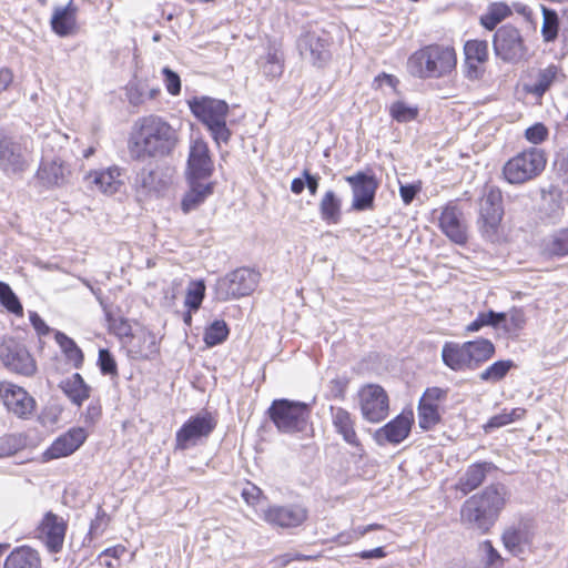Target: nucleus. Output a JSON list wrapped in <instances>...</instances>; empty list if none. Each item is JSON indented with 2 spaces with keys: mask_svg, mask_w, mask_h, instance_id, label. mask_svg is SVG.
Returning a JSON list of instances; mask_svg holds the SVG:
<instances>
[{
  "mask_svg": "<svg viewBox=\"0 0 568 568\" xmlns=\"http://www.w3.org/2000/svg\"><path fill=\"white\" fill-rule=\"evenodd\" d=\"M120 175V168L110 166L105 170L89 172L85 176V180L92 189H95L104 194L112 195L116 193L122 186Z\"/></svg>",
  "mask_w": 568,
  "mask_h": 568,
  "instance_id": "obj_24",
  "label": "nucleus"
},
{
  "mask_svg": "<svg viewBox=\"0 0 568 568\" xmlns=\"http://www.w3.org/2000/svg\"><path fill=\"white\" fill-rule=\"evenodd\" d=\"M308 516L307 509L298 504L273 505L263 510V519L276 527L295 528L301 526Z\"/></svg>",
  "mask_w": 568,
  "mask_h": 568,
  "instance_id": "obj_16",
  "label": "nucleus"
},
{
  "mask_svg": "<svg viewBox=\"0 0 568 568\" xmlns=\"http://www.w3.org/2000/svg\"><path fill=\"white\" fill-rule=\"evenodd\" d=\"M216 426L213 416L205 412L189 418L175 435V448L185 450L196 445V443L207 437Z\"/></svg>",
  "mask_w": 568,
  "mask_h": 568,
  "instance_id": "obj_10",
  "label": "nucleus"
},
{
  "mask_svg": "<svg viewBox=\"0 0 568 568\" xmlns=\"http://www.w3.org/2000/svg\"><path fill=\"white\" fill-rule=\"evenodd\" d=\"M261 495L262 490L254 485H248L242 490V497L248 505H255L260 499Z\"/></svg>",
  "mask_w": 568,
  "mask_h": 568,
  "instance_id": "obj_60",
  "label": "nucleus"
},
{
  "mask_svg": "<svg viewBox=\"0 0 568 568\" xmlns=\"http://www.w3.org/2000/svg\"><path fill=\"white\" fill-rule=\"evenodd\" d=\"M164 77V84L168 92L172 95H178L181 92V80L176 72L165 67L162 70Z\"/></svg>",
  "mask_w": 568,
  "mask_h": 568,
  "instance_id": "obj_55",
  "label": "nucleus"
},
{
  "mask_svg": "<svg viewBox=\"0 0 568 568\" xmlns=\"http://www.w3.org/2000/svg\"><path fill=\"white\" fill-rule=\"evenodd\" d=\"M497 467L490 462H481L469 465L465 473L459 477L457 483V489L464 495L478 488L486 476L496 470Z\"/></svg>",
  "mask_w": 568,
  "mask_h": 568,
  "instance_id": "obj_28",
  "label": "nucleus"
},
{
  "mask_svg": "<svg viewBox=\"0 0 568 568\" xmlns=\"http://www.w3.org/2000/svg\"><path fill=\"white\" fill-rule=\"evenodd\" d=\"M525 415L524 408H511V409H503L501 413L493 416L485 425V430L488 433L490 429L499 428L506 426L517 419H520Z\"/></svg>",
  "mask_w": 568,
  "mask_h": 568,
  "instance_id": "obj_44",
  "label": "nucleus"
},
{
  "mask_svg": "<svg viewBox=\"0 0 568 568\" xmlns=\"http://www.w3.org/2000/svg\"><path fill=\"white\" fill-rule=\"evenodd\" d=\"M312 556L300 554L298 551H288L274 558V562L277 567H285L293 560H311Z\"/></svg>",
  "mask_w": 568,
  "mask_h": 568,
  "instance_id": "obj_58",
  "label": "nucleus"
},
{
  "mask_svg": "<svg viewBox=\"0 0 568 568\" xmlns=\"http://www.w3.org/2000/svg\"><path fill=\"white\" fill-rule=\"evenodd\" d=\"M446 397V390L439 388V387H430L425 390L422 398L419 399L420 403L425 404H433L434 406H438L437 403L445 399Z\"/></svg>",
  "mask_w": 568,
  "mask_h": 568,
  "instance_id": "obj_57",
  "label": "nucleus"
},
{
  "mask_svg": "<svg viewBox=\"0 0 568 568\" xmlns=\"http://www.w3.org/2000/svg\"><path fill=\"white\" fill-rule=\"evenodd\" d=\"M511 14V9L504 2L491 3L487 12L480 17V23L487 30H494L496 26Z\"/></svg>",
  "mask_w": 568,
  "mask_h": 568,
  "instance_id": "obj_42",
  "label": "nucleus"
},
{
  "mask_svg": "<svg viewBox=\"0 0 568 568\" xmlns=\"http://www.w3.org/2000/svg\"><path fill=\"white\" fill-rule=\"evenodd\" d=\"M462 520L474 528L486 532L493 525L494 519L486 513L479 500L474 496L469 497L460 510Z\"/></svg>",
  "mask_w": 568,
  "mask_h": 568,
  "instance_id": "obj_29",
  "label": "nucleus"
},
{
  "mask_svg": "<svg viewBox=\"0 0 568 568\" xmlns=\"http://www.w3.org/2000/svg\"><path fill=\"white\" fill-rule=\"evenodd\" d=\"M0 304L10 313L22 316L23 307L9 284L0 281Z\"/></svg>",
  "mask_w": 568,
  "mask_h": 568,
  "instance_id": "obj_48",
  "label": "nucleus"
},
{
  "mask_svg": "<svg viewBox=\"0 0 568 568\" xmlns=\"http://www.w3.org/2000/svg\"><path fill=\"white\" fill-rule=\"evenodd\" d=\"M0 361L11 372L31 376L36 373V362L24 345L13 338L0 343Z\"/></svg>",
  "mask_w": 568,
  "mask_h": 568,
  "instance_id": "obj_11",
  "label": "nucleus"
},
{
  "mask_svg": "<svg viewBox=\"0 0 568 568\" xmlns=\"http://www.w3.org/2000/svg\"><path fill=\"white\" fill-rule=\"evenodd\" d=\"M526 325V316L523 310L513 308L505 313L503 321L504 331L510 336H517Z\"/></svg>",
  "mask_w": 568,
  "mask_h": 568,
  "instance_id": "obj_49",
  "label": "nucleus"
},
{
  "mask_svg": "<svg viewBox=\"0 0 568 568\" xmlns=\"http://www.w3.org/2000/svg\"><path fill=\"white\" fill-rule=\"evenodd\" d=\"M456 61L452 47L429 44L414 52L407 64L413 75L428 79L449 74L455 69Z\"/></svg>",
  "mask_w": 568,
  "mask_h": 568,
  "instance_id": "obj_3",
  "label": "nucleus"
},
{
  "mask_svg": "<svg viewBox=\"0 0 568 568\" xmlns=\"http://www.w3.org/2000/svg\"><path fill=\"white\" fill-rule=\"evenodd\" d=\"M302 175L305 178V183L311 195H315L318 190L321 176L318 174H312L307 169L303 170Z\"/></svg>",
  "mask_w": 568,
  "mask_h": 568,
  "instance_id": "obj_61",
  "label": "nucleus"
},
{
  "mask_svg": "<svg viewBox=\"0 0 568 568\" xmlns=\"http://www.w3.org/2000/svg\"><path fill=\"white\" fill-rule=\"evenodd\" d=\"M542 12L541 34L546 42L554 41L558 36L559 20L555 10L540 6Z\"/></svg>",
  "mask_w": 568,
  "mask_h": 568,
  "instance_id": "obj_45",
  "label": "nucleus"
},
{
  "mask_svg": "<svg viewBox=\"0 0 568 568\" xmlns=\"http://www.w3.org/2000/svg\"><path fill=\"white\" fill-rule=\"evenodd\" d=\"M0 168L7 174L20 173L28 168L22 146L3 131H0Z\"/></svg>",
  "mask_w": 568,
  "mask_h": 568,
  "instance_id": "obj_19",
  "label": "nucleus"
},
{
  "mask_svg": "<svg viewBox=\"0 0 568 568\" xmlns=\"http://www.w3.org/2000/svg\"><path fill=\"white\" fill-rule=\"evenodd\" d=\"M212 193L213 183H202L201 180L190 179V190L184 194L181 202L182 211L186 214L194 211Z\"/></svg>",
  "mask_w": 568,
  "mask_h": 568,
  "instance_id": "obj_35",
  "label": "nucleus"
},
{
  "mask_svg": "<svg viewBox=\"0 0 568 568\" xmlns=\"http://www.w3.org/2000/svg\"><path fill=\"white\" fill-rule=\"evenodd\" d=\"M78 7L70 0L65 7H55L50 20L51 29L60 37L73 33L77 27Z\"/></svg>",
  "mask_w": 568,
  "mask_h": 568,
  "instance_id": "obj_30",
  "label": "nucleus"
},
{
  "mask_svg": "<svg viewBox=\"0 0 568 568\" xmlns=\"http://www.w3.org/2000/svg\"><path fill=\"white\" fill-rule=\"evenodd\" d=\"M439 227L455 244L464 245L468 241L464 214L456 205H446L439 216Z\"/></svg>",
  "mask_w": 568,
  "mask_h": 568,
  "instance_id": "obj_17",
  "label": "nucleus"
},
{
  "mask_svg": "<svg viewBox=\"0 0 568 568\" xmlns=\"http://www.w3.org/2000/svg\"><path fill=\"white\" fill-rule=\"evenodd\" d=\"M546 164L547 155L542 149L528 148L504 164L501 175L507 183L521 185L538 178Z\"/></svg>",
  "mask_w": 568,
  "mask_h": 568,
  "instance_id": "obj_5",
  "label": "nucleus"
},
{
  "mask_svg": "<svg viewBox=\"0 0 568 568\" xmlns=\"http://www.w3.org/2000/svg\"><path fill=\"white\" fill-rule=\"evenodd\" d=\"M38 537L42 539L51 552H59L63 546L67 524L63 518L48 511L38 526Z\"/></svg>",
  "mask_w": 568,
  "mask_h": 568,
  "instance_id": "obj_18",
  "label": "nucleus"
},
{
  "mask_svg": "<svg viewBox=\"0 0 568 568\" xmlns=\"http://www.w3.org/2000/svg\"><path fill=\"white\" fill-rule=\"evenodd\" d=\"M368 531L367 526H358L357 528H354L352 531L346 534H341L338 536V540L341 544H348L353 540L359 539L364 535H366Z\"/></svg>",
  "mask_w": 568,
  "mask_h": 568,
  "instance_id": "obj_59",
  "label": "nucleus"
},
{
  "mask_svg": "<svg viewBox=\"0 0 568 568\" xmlns=\"http://www.w3.org/2000/svg\"><path fill=\"white\" fill-rule=\"evenodd\" d=\"M134 187L139 195L146 196L158 190L156 173L151 168H143L134 179Z\"/></svg>",
  "mask_w": 568,
  "mask_h": 568,
  "instance_id": "obj_43",
  "label": "nucleus"
},
{
  "mask_svg": "<svg viewBox=\"0 0 568 568\" xmlns=\"http://www.w3.org/2000/svg\"><path fill=\"white\" fill-rule=\"evenodd\" d=\"M525 138L532 144H539L548 138V129L544 123H535L526 129Z\"/></svg>",
  "mask_w": 568,
  "mask_h": 568,
  "instance_id": "obj_54",
  "label": "nucleus"
},
{
  "mask_svg": "<svg viewBox=\"0 0 568 568\" xmlns=\"http://www.w3.org/2000/svg\"><path fill=\"white\" fill-rule=\"evenodd\" d=\"M540 253L547 258L568 256V226L545 236L540 242Z\"/></svg>",
  "mask_w": 568,
  "mask_h": 568,
  "instance_id": "obj_32",
  "label": "nucleus"
},
{
  "mask_svg": "<svg viewBox=\"0 0 568 568\" xmlns=\"http://www.w3.org/2000/svg\"><path fill=\"white\" fill-rule=\"evenodd\" d=\"M473 496L479 500V505L495 521L506 505L508 490L505 485L498 483L487 486L481 493Z\"/></svg>",
  "mask_w": 568,
  "mask_h": 568,
  "instance_id": "obj_26",
  "label": "nucleus"
},
{
  "mask_svg": "<svg viewBox=\"0 0 568 568\" xmlns=\"http://www.w3.org/2000/svg\"><path fill=\"white\" fill-rule=\"evenodd\" d=\"M473 496L479 500V505L495 521L506 505L508 490L505 485L498 483L487 486L481 493Z\"/></svg>",
  "mask_w": 568,
  "mask_h": 568,
  "instance_id": "obj_25",
  "label": "nucleus"
},
{
  "mask_svg": "<svg viewBox=\"0 0 568 568\" xmlns=\"http://www.w3.org/2000/svg\"><path fill=\"white\" fill-rule=\"evenodd\" d=\"M0 397L7 409L20 418H28L34 412V398L18 385L0 383Z\"/></svg>",
  "mask_w": 568,
  "mask_h": 568,
  "instance_id": "obj_15",
  "label": "nucleus"
},
{
  "mask_svg": "<svg viewBox=\"0 0 568 568\" xmlns=\"http://www.w3.org/2000/svg\"><path fill=\"white\" fill-rule=\"evenodd\" d=\"M189 106L193 115L207 128L217 144L229 143L232 133L226 124L229 104L224 100L195 97L189 101Z\"/></svg>",
  "mask_w": 568,
  "mask_h": 568,
  "instance_id": "obj_4",
  "label": "nucleus"
},
{
  "mask_svg": "<svg viewBox=\"0 0 568 568\" xmlns=\"http://www.w3.org/2000/svg\"><path fill=\"white\" fill-rule=\"evenodd\" d=\"M126 551V548L122 545H115L113 547L104 549L99 555V560H102L104 558H112L114 560H119Z\"/></svg>",
  "mask_w": 568,
  "mask_h": 568,
  "instance_id": "obj_62",
  "label": "nucleus"
},
{
  "mask_svg": "<svg viewBox=\"0 0 568 568\" xmlns=\"http://www.w3.org/2000/svg\"><path fill=\"white\" fill-rule=\"evenodd\" d=\"M344 180L349 184L353 193L352 210L362 212L374 209L375 194L378 181L374 175L358 171L347 175Z\"/></svg>",
  "mask_w": 568,
  "mask_h": 568,
  "instance_id": "obj_13",
  "label": "nucleus"
},
{
  "mask_svg": "<svg viewBox=\"0 0 568 568\" xmlns=\"http://www.w3.org/2000/svg\"><path fill=\"white\" fill-rule=\"evenodd\" d=\"M69 174V168L59 156H54L51 160L43 156L37 171L38 180L47 187L65 184Z\"/></svg>",
  "mask_w": 568,
  "mask_h": 568,
  "instance_id": "obj_23",
  "label": "nucleus"
},
{
  "mask_svg": "<svg viewBox=\"0 0 568 568\" xmlns=\"http://www.w3.org/2000/svg\"><path fill=\"white\" fill-rule=\"evenodd\" d=\"M178 132L164 119L158 115L142 116L134 123L130 139V151L134 159H161L175 149Z\"/></svg>",
  "mask_w": 568,
  "mask_h": 568,
  "instance_id": "obj_1",
  "label": "nucleus"
},
{
  "mask_svg": "<svg viewBox=\"0 0 568 568\" xmlns=\"http://www.w3.org/2000/svg\"><path fill=\"white\" fill-rule=\"evenodd\" d=\"M534 534L526 524H518L507 528L503 534L505 547L515 556L524 552L525 547L532 541Z\"/></svg>",
  "mask_w": 568,
  "mask_h": 568,
  "instance_id": "obj_33",
  "label": "nucleus"
},
{
  "mask_svg": "<svg viewBox=\"0 0 568 568\" xmlns=\"http://www.w3.org/2000/svg\"><path fill=\"white\" fill-rule=\"evenodd\" d=\"M187 168L189 178L193 180L206 179L212 174V160L205 142L197 140L192 144L187 160Z\"/></svg>",
  "mask_w": 568,
  "mask_h": 568,
  "instance_id": "obj_22",
  "label": "nucleus"
},
{
  "mask_svg": "<svg viewBox=\"0 0 568 568\" xmlns=\"http://www.w3.org/2000/svg\"><path fill=\"white\" fill-rule=\"evenodd\" d=\"M99 366L103 375H116L118 366L113 355L109 349L102 348L99 351Z\"/></svg>",
  "mask_w": 568,
  "mask_h": 568,
  "instance_id": "obj_53",
  "label": "nucleus"
},
{
  "mask_svg": "<svg viewBox=\"0 0 568 568\" xmlns=\"http://www.w3.org/2000/svg\"><path fill=\"white\" fill-rule=\"evenodd\" d=\"M565 78L561 69L557 64H549L546 68L539 69L536 73L535 81L525 85L527 93L537 98H542L544 94L552 87L554 83Z\"/></svg>",
  "mask_w": 568,
  "mask_h": 568,
  "instance_id": "obj_31",
  "label": "nucleus"
},
{
  "mask_svg": "<svg viewBox=\"0 0 568 568\" xmlns=\"http://www.w3.org/2000/svg\"><path fill=\"white\" fill-rule=\"evenodd\" d=\"M27 445V437L22 434H8L0 437V458L14 455Z\"/></svg>",
  "mask_w": 568,
  "mask_h": 568,
  "instance_id": "obj_46",
  "label": "nucleus"
},
{
  "mask_svg": "<svg viewBox=\"0 0 568 568\" xmlns=\"http://www.w3.org/2000/svg\"><path fill=\"white\" fill-rule=\"evenodd\" d=\"M55 341L64 353L67 359L72 363L75 368L81 367L84 357L75 342L62 332L55 333Z\"/></svg>",
  "mask_w": 568,
  "mask_h": 568,
  "instance_id": "obj_41",
  "label": "nucleus"
},
{
  "mask_svg": "<svg viewBox=\"0 0 568 568\" xmlns=\"http://www.w3.org/2000/svg\"><path fill=\"white\" fill-rule=\"evenodd\" d=\"M87 432L82 427H75L58 437L43 453L44 460L67 457L79 449L87 439Z\"/></svg>",
  "mask_w": 568,
  "mask_h": 568,
  "instance_id": "obj_20",
  "label": "nucleus"
},
{
  "mask_svg": "<svg viewBox=\"0 0 568 568\" xmlns=\"http://www.w3.org/2000/svg\"><path fill=\"white\" fill-rule=\"evenodd\" d=\"M495 55L505 63L517 64L529 59V49L519 29L505 24L497 29L493 38Z\"/></svg>",
  "mask_w": 568,
  "mask_h": 568,
  "instance_id": "obj_8",
  "label": "nucleus"
},
{
  "mask_svg": "<svg viewBox=\"0 0 568 568\" xmlns=\"http://www.w3.org/2000/svg\"><path fill=\"white\" fill-rule=\"evenodd\" d=\"M484 317L486 318L487 326H491L494 328L503 327V321L505 318V313H498L495 311L483 312Z\"/></svg>",
  "mask_w": 568,
  "mask_h": 568,
  "instance_id": "obj_64",
  "label": "nucleus"
},
{
  "mask_svg": "<svg viewBox=\"0 0 568 568\" xmlns=\"http://www.w3.org/2000/svg\"><path fill=\"white\" fill-rule=\"evenodd\" d=\"M390 116L400 123L413 121L418 115V108L408 105L403 101L394 102L389 108Z\"/></svg>",
  "mask_w": 568,
  "mask_h": 568,
  "instance_id": "obj_52",
  "label": "nucleus"
},
{
  "mask_svg": "<svg viewBox=\"0 0 568 568\" xmlns=\"http://www.w3.org/2000/svg\"><path fill=\"white\" fill-rule=\"evenodd\" d=\"M229 336V327L224 321H214L204 333V342L213 347L223 343Z\"/></svg>",
  "mask_w": 568,
  "mask_h": 568,
  "instance_id": "obj_50",
  "label": "nucleus"
},
{
  "mask_svg": "<svg viewBox=\"0 0 568 568\" xmlns=\"http://www.w3.org/2000/svg\"><path fill=\"white\" fill-rule=\"evenodd\" d=\"M3 568H42L39 552L29 547H16L6 558Z\"/></svg>",
  "mask_w": 568,
  "mask_h": 568,
  "instance_id": "obj_34",
  "label": "nucleus"
},
{
  "mask_svg": "<svg viewBox=\"0 0 568 568\" xmlns=\"http://www.w3.org/2000/svg\"><path fill=\"white\" fill-rule=\"evenodd\" d=\"M328 47L329 40L325 33L310 31L303 33L297 40L300 54L318 68L324 67L331 59Z\"/></svg>",
  "mask_w": 568,
  "mask_h": 568,
  "instance_id": "obj_14",
  "label": "nucleus"
},
{
  "mask_svg": "<svg viewBox=\"0 0 568 568\" xmlns=\"http://www.w3.org/2000/svg\"><path fill=\"white\" fill-rule=\"evenodd\" d=\"M473 496L479 500V505L495 521L506 505L508 490L505 485L498 483L487 486L481 493Z\"/></svg>",
  "mask_w": 568,
  "mask_h": 568,
  "instance_id": "obj_27",
  "label": "nucleus"
},
{
  "mask_svg": "<svg viewBox=\"0 0 568 568\" xmlns=\"http://www.w3.org/2000/svg\"><path fill=\"white\" fill-rule=\"evenodd\" d=\"M205 296V284L203 281H192L187 285L184 306L190 311H197Z\"/></svg>",
  "mask_w": 568,
  "mask_h": 568,
  "instance_id": "obj_47",
  "label": "nucleus"
},
{
  "mask_svg": "<svg viewBox=\"0 0 568 568\" xmlns=\"http://www.w3.org/2000/svg\"><path fill=\"white\" fill-rule=\"evenodd\" d=\"M466 63L469 73L477 75V65L485 63L488 59V43L485 40H468L464 45Z\"/></svg>",
  "mask_w": 568,
  "mask_h": 568,
  "instance_id": "obj_39",
  "label": "nucleus"
},
{
  "mask_svg": "<svg viewBox=\"0 0 568 568\" xmlns=\"http://www.w3.org/2000/svg\"><path fill=\"white\" fill-rule=\"evenodd\" d=\"M516 364L511 359H501L490 364L479 374V379L485 383H498L503 381Z\"/></svg>",
  "mask_w": 568,
  "mask_h": 568,
  "instance_id": "obj_40",
  "label": "nucleus"
},
{
  "mask_svg": "<svg viewBox=\"0 0 568 568\" xmlns=\"http://www.w3.org/2000/svg\"><path fill=\"white\" fill-rule=\"evenodd\" d=\"M268 415L280 432L303 433L308 426L311 405L286 398L275 399L268 408Z\"/></svg>",
  "mask_w": 568,
  "mask_h": 568,
  "instance_id": "obj_6",
  "label": "nucleus"
},
{
  "mask_svg": "<svg viewBox=\"0 0 568 568\" xmlns=\"http://www.w3.org/2000/svg\"><path fill=\"white\" fill-rule=\"evenodd\" d=\"M109 523V517L106 513L99 507L95 518L91 521L89 535L94 538L104 531L106 525Z\"/></svg>",
  "mask_w": 568,
  "mask_h": 568,
  "instance_id": "obj_56",
  "label": "nucleus"
},
{
  "mask_svg": "<svg viewBox=\"0 0 568 568\" xmlns=\"http://www.w3.org/2000/svg\"><path fill=\"white\" fill-rule=\"evenodd\" d=\"M260 281V273L247 267H240L216 283V295L219 300L227 301L250 295Z\"/></svg>",
  "mask_w": 568,
  "mask_h": 568,
  "instance_id": "obj_9",
  "label": "nucleus"
},
{
  "mask_svg": "<svg viewBox=\"0 0 568 568\" xmlns=\"http://www.w3.org/2000/svg\"><path fill=\"white\" fill-rule=\"evenodd\" d=\"M504 216L501 191L496 186L486 190L479 201L476 225L481 237L495 243L500 237L501 220Z\"/></svg>",
  "mask_w": 568,
  "mask_h": 568,
  "instance_id": "obj_7",
  "label": "nucleus"
},
{
  "mask_svg": "<svg viewBox=\"0 0 568 568\" xmlns=\"http://www.w3.org/2000/svg\"><path fill=\"white\" fill-rule=\"evenodd\" d=\"M59 387L75 405L80 406L90 397L91 387L84 382L79 373L61 381Z\"/></svg>",
  "mask_w": 568,
  "mask_h": 568,
  "instance_id": "obj_37",
  "label": "nucleus"
},
{
  "mask_svg": "<svg viewBox=\"0 0 568 568\" xmlns=\"http://www.w3.org/2000/svg\"><path fill=\"white\" fill-rule=\"evenodd\" d=\"M331 412L335 430L342 435L343 439L347 444L352 446H359V440L354 429V420L351 414L342 407H331Z\"/></svg>",
  "mask_w": 568,
  "mask_h": 568,
  "instance_id": "obj_36",
  "label": "nucleus"
},
{
  "mask_svg": "<svg viewBox=\"0 0 568 568\" xmlns=\"http://www.w3.org/2000/svg\"><path fill=\"white\" fill-rule=\"evenodd\" d=\"M358 396L364 419L369 423H379L388 416L389 400L382 386L366 385L359 390Z\"/></svg>",
  "mask_w": 568,
  "mask_h": 568,
  "instance_id": "obj_12",
  "label": "nucleus"
},
{
  "mask_svg": "<svg viewBox=\"0 0 568 568\" xmlns=\"http://www.w3.org/2000/svg\"><path fill=\"white\" fill-rule=\"evenodd\" d=\"M321 219L327 224H337L342 219V200L333 190H328L318 203Z\"/></svg>",
  "mask_w": 568,
  "mask_h": 568,
  "instance_id": "obj_38",
  "label": "nucleus"
},
{
  "mask_svg": "<svg viewBox=\"0 0 568 568\" xmlns=\"http://www.w3.org/2000/svg\"><path fill=\"white\" fill-rule=\"evenodd\" d=\"M412 423V412L407 414L403 413L377 429L375 433V439L379 445L385 443L399 444L409 435Z\"/></svg>",
  "mask_w": 568,
  "mask_h": 568,
  "instance_id": "obj_21",
  "label": "nucleus"
},
{
  "mask_svg": "<svg viewBox=\"0 0 568 568\" xmlns=\"http://www.w3.org/2000/svg\"><path fill=\"white\" fill-rule=\"evenodd\" d=\"M143 91L140 87L131 84L128 88L126 97L130 104L138 106L143 103Z\"/></svg>",
  "mask_w": 568,
  "mask_h": 568,
  "instance_id": "obj_63",
  "label": "nucleus"
},
{
  "mask_svg": "<svg viewBox=\"0 0 568 568\" xmlns=\"http://www.w3.org/2000/svg\"><path fill=\"white\" fill-rule=\"evenodd\" d=\"M440 420V415L438 412V406H434L433 404H418V424L419 427L428 430L433 428Z\"/></svg>",
  "mask_w": 568,
  "mask_h": 568,
  "instance_id": "obj_51",
  "label": "nucleus"
},
{
  "mask_svg": "<svg viewBox=\"0 0 568 568\" xmlns=\"http://www.w3.org/2000/svg\"><path fill=\"white\" fill-rule=\"evenodd\" d=\"M496 347L488 338L464 343L446 342L442 348L444 364L455 372L476 371L495 356Z\"/></svg>",
  "mask_w": 568,
  "mask_h": 568,
  "instance_id": "obj_2",
  "label": "nucleus"
}]
</instances>
